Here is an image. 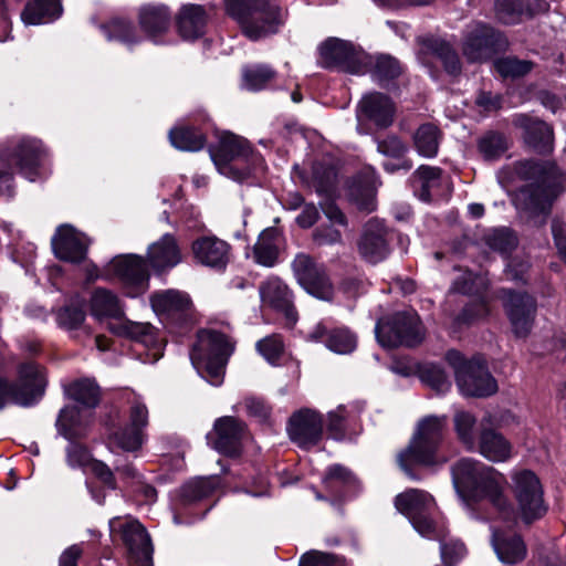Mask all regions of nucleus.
Masks as SVG:
<instances>
[{
  "label": "nucleus",
  "instance_id": "nucleus-5",
  "mask_svg": "<svg viewBox=\"0 0 566 566\" xmlns=\"http://www.w3.org/2000/svg\"><path fill=\"white\" fill-rule=\"evenodd\" d=\"M224 3L227 13L251 40L277 32L284 20L281 8L260 0H224Z\"/></svg>",
  "mask_w": 566,
  "mask_h": 566
},
{
  "label": "nucleus",
  "instance_id": "nucleus-9",
  "mask_svg": "<svg viewBox=\"0 0 566 566\" xmlns=\"http://www.w3.org/2000/svg\"><path fill=\"white\" fill-rule=\"evenodd\" d=\"M375 331L384 347H412L420 344L424 336L420 318L413 311L399 312L386 322L379 321Z\"/></svg>",
  "mask_w": 566,
  "mask_h": 566
},
{
  "label": "nucleus",
  "instance_id": "nucleus-54",
  "mask_svg": "<svg viewBox=\"0 0 566 566\" xmlns=\"http://www.w3.org/2000/svg\"><path fill=\"white\" fill-rule=\"evenodd\" d=\"M452 290L467 295H481L488 290V282L484 276L465 271L454 280Z\"/></svg>",
  "mask_w": 566,
  "mask_h": 566
},
{
  "label": "nucleus",
  "instance_id": "nucleus-13",
  "mask_svg": "<svg viewBox=\"0 0 566 566\" xmlns=\"http://www.w3.org/2000/svg\"><path fill=\"white\" fill-rule=\"evenodd\" d=\"M499 297L503 302L504 312L517 338H526L534 326L537 304L536 300L525 292L502 289Z\"/></svg>",
  "mask_w": 566,
  "mask_h": 566
},
{
  "label": "nucleus",
  "instance_id": "nucleus-57",
  "mask_svg": "<svg viewBox=\"0 0 566 566\" xmlns=\"http://www.w3.org/2000/svg\"><path fill=\"white\" fill-rule=\"evenodd\" d=\"M256 349L270 364H277L284 352L283 338L279 334L266 336L256 343Z\"/></svg>",
  "mask_w": 566,
  "mask_h": 566
},
{
  "label": "nucleus",
  "instance_id": "nucleus-51",
  "mask_svg": "<svg viewBox=\"0 0 566 566\" xmlns=\"http://www.w3.org/2000/svg\"><path fill=\"white\" fill-rule=\"evenodd\" d=\"M80 424V411L77 407L67 406L60 411L56 426L59 431L66 439L74 440L83 434Z\"/></svg>",
  "mask_w": 566,
  "mask_h": 566
},
{
  "label": "nucleus",
  "instance_id": "nucleus-36",
  "mask_svg": "<svg viewBox=\"0 0 566 566\" xmlns=\"http://www.w3.org/2000/svg\"><path fill=\"white\" fill-rule=\"evenodd\" d=\"M280 243V231L275 228H266L260 233L253 247V261L262 266H274L279 259Z\"/></svg>",
  "mask_w": 566,
  "mask_h": 566
},
{
  "label": "nucleus",
  "instance_id": "nucleus-41",
  "mask_svg": "<svg viewBox=\"0 0 566 566\" xmlns=\"http://www.w3.org/2000/svg\"><path fill=\"white\" fill-rule=\"evenodd\" d=\"M412 139L413 146L420 156L432 158L438 154L441 132L436 125L427 123L418 127Z\"/></svg>",
  "mask_w": 566,
  "mask_h": 566
},
{
  "label": "nucleus",
  "instance_id": "nucleus-22",
  "mask_svg": "<svg viewBox=\"0 0 566 566\" xmlns=\"http://www.w3.org/2000/svg\"><path fill=\"white\" fill-rule=\"evenodd\" d=\"M51 243L57 259L80 263L86 258L90 241L72 226L63 224L56 229Z\"/></svg>",
  "mask_w": 566,
  "mask_h": 566
},
{
  "label": "nucleus",
  "instance_id": "nucleus-46",
  "mask_svg": "<svg viewBox=\"0 0 566 566\" xmlns=\"http://www.w3.org/2000/svg\"><path fill=\"white\" fill-rule=\"evenodd\" d=\"M144 439L145 434L142 430L128 426L109 436L108 447L111 450L119 449L126 452H135L142 448Z\"/></svg>",
  "mask_w": 566,
  "mask_h": 566
},
{
  "label": "nucleus",
  "instance_id": "nucleus-32",
  "mask_svg": "<svg viewBox=\"0 0 566 566\" xmlns=\"http://www.w3.org/2000/svg\"><path fill=\"white\" fill-rule=\"evenodd\" d=\"M148 260L156 271L176 266L181 261V252L177 241L171 234H164L157 242L148 248Z\"/></svg>",
  "mask_w": 566,
  "mask_h": 566
},
{
  "label": "nucleus",
  "instance_id": "nucleus-55",
  "mask_svg": "<svg viewBox=\"0 0 566 566\" xmlns=\"http://www.w3.org/2000/svg\"><path fill=\"white\" fill-rule=\"evenodd\" d=\"M107 38L117 40L124 44L132 45L138 43L140 38L137 35L135 28L129 21L124 19H114L106 27Z\"/></svg>",
  "mask_w": 566,
  "mask_h": 566
},
{
  "label": "nucleus",
  "instance_id": "nucleus-27",
  "mask_svg": "<svg viewBox=\"0 0 566 566\" xmlns=\"http://www.w3.org/2000/svg\"><path fill=\"white\" fill-rule=\"evenodd\" d=\"M357 117L374 123L378 128H387L394 123L395 105L385 94L370 93L359 102Z\"/></svg>",
  "mask_w": 566,
  "mask_h": 566
},
{
  "label": "nucleus",
  "instance_id": "nucleus-34",
  "mask_svg": "<svg viewBox=\"0 0 566 566\" xmlns=\"http://www.w3.org/2000/svg\"><path fill=\"white\" fill-rule=\"evenodd\" d=\"M492 546L502 563L516 564L526 556V546L522 537L516 534L493 530Z\"/></svg>",
  "mask_w": 566,
  "mask_h": 566
},
{
  "label": "nucleus",
  "instance_id": "nucleus-44",
  "mask_svg": "<svg viewBox=\"0 0 566 566\" xmlns=\"http://www.w3.org/2000/svg\"><path fill=\"white\" fill-rule=\"evenodd\" d=\"M169 139L174 147L184 151H198L206 144L205 135L192 127H178L169 133Z\"/></svg>",
  "mask_w": 566,
  "mask_h": 566
},
{
  "label": "nucleus",
  "instance_id": "nucleus-48",
  "mask_svg": "<svg viewBox=\"0 0 566 566\" xmlns=\"http://www.w3.org/2000/svg\"><path fill=\"white\" fill-rule=\"evenodd\" d=\"M478 149L485 160H496L509 149V139L501 133L489 132L479 139Z\"/></svg>",
  "mask_w": 566,
  "mask_h": 566
},
{
  "label": "nucleus",
  "instance_id": "nucleus-63",
  "mask_svg": "<svg viewBox=\"0 0 566 566\" xmlns=\"http://www.w3.org/2000/svg\"><path fill=\"white\" fill-rule=\"evenodd\" d=\"M346 417V408L343 405L328 413L327 431L333 439L342 440L344 438Z\"/></svg>",
  "mask_w": 566,
  "mask_h": 566
},
{
  "label": "nucleus",
  "instance_id": "nucleus-4",
  "mask_svg": "<svg viewBox=\"0 0 566 566\" xmlns=\"http://www.w3.org/2000/svg\"><path fill=\"white\" fill-rule=\"evenodd\" d=\"M234 344L222 333L202 331L190 353V359L198 374L212 386H220Z\"/></svg>",
  "mask_w": 566,
  "mask_h": 566
},
{
  "label": "nucleus",
  "instance_id": "nucleus-37",
  "mask_svg": "<svg viewBox=\"0 0 566 566\" xmlns=\"http://www.w3.org/2000/svg\"><path fill=\"white\" fill-rule=\"evenodd\" d=\"M62 14L60 0H33L29 2L21 13L25 24H41L53 21Z\"/></svg>",
  "mask_w": 566,
  "mask_h": 566
},
{
  "label": "nucleus",
  "instance_id": "nucleus-20",
  "mask_svg": "<svg viewBox=\"0 0 566 566\" xmlns=\"http://www.w3.org/2000/svg\"><path fill=\"white\" fill-rule=\"evenodd\" d=\"M287 433L301 448L316 446L323 436L322 415L307 408L294 412L289 420Z\"/></svg>",
  "mask_w": 566,
  "mask_h": 566
},
{
  "label": "nucleus",
  "instance_id": "nucleus-59",
  "mask_svg": "<svg viewBox=\"0 0 566 566\" xmlns=\"http://www.w3.org/2000/svg\"><path fill=\"white\" fill-rule=\"evenodd\" d=\"M298 566H347L343 556L312 551L304 554Z\"/></svg>",
  "mask_w": 566,
  "mask_h": 566
},
{
  "label": "nucleus",
  "instance_id": "nucleus-40",
  "mask_svg": "<svg viewBox=\"0 0 566 566\" xmlns=\"http://www.w3.org/2000/svg\"><path fill=\"white\" fill-rule=\"evenodd\" d=\"M120 334L154 350L153 357L158 358L163 345L157 337L156 329L150 324L125 322L120 326Z\"/></svg>",
  "mask_w": 566,
  "mask_h": 566
},
{
  "label": "nucleus",
  "instance_id": "nucleus-50",
  "mask_svg": "<svg viewBox=\"0 0 566 566\" xmlns=\"http://www.w3.org/2000/svg\"><path fill=\"white\" fill-rule=\"evenodd\" d=\"M418 373L420 380L437 392H446L451 387L446 371L436 364H423Z\"/></svg>",
  "mask_w": 566,
  "mask_h": 566
},
{
  "label": "nucleus",
  "instance_id": "nucleus-17",
  "mask_svg": "<svg viewBox=\"0 0 566 566\" xmlns=\"http://www.w3.org/2000/svg\"><path fill=\"white\" fill-rule=\"evenodd\" d=\"M111 533H120L128 558L138 566H151L153 546L146 528L136 520L123 522L120 517L109 521Z\"/></svg>",
  "mask_w": 566,
  "mask_h": 566
},
{
  "label": "nucleus",
  "instance_id": "nucleus-26",
  "mask_svg": "<svg viewBox=\"0 0 566 566\" xmlns=\"http://www.w3.org/2000/svg\"><path fill=\"white\" fill-rule=\"evenodd\" d=\"M259 293L263 305L283 313L291 324L296 322L297 315L293 305L292 291L282 280L270 277L261 283Z\"/></svg>",
  "mask_w": 566,
  "mask_h": 566
},
{
  "label": "nucleus",
  "instance_id": "nucleus-11",
  "mask_svg": "<svg viewBox=\"0 0 566 566\" xmlns=\"http://www.w3.org/2000/svg\"><path fill=\"white\" fill-rule=\"evenodd\" d=\"M249 156H251L253 163L261 160L258 155L252 154L251 147L244 138L231 133H224L219 139L218 147L211 150V158L218 170L239 181L249 177L251 170L249 168H240L237 164H232V161L240 158L248 160Z\"/></svg>",
  "mask_w": 566,
  "mask_h": 566
},
{
  "label": "nucleus",
  "instance_id": "nucleus-47",
  "mask_svg": "<svg viewBox=\"0 0 566 566\" xmlns=\"http://www.w3.org/2000/svg\"><path fill=\"white\" fill-rule=\"evenodd\" d=\"M242 77L244 87L256 92L266 88L276 77V72L269 65L255 64L244 67Z\"/></svg>",
  "mask_w": 566,
  "mask_h": 566
},
{
  "label": "nucleus",
  "instance_id": "nucleus-6",
  "mask_svg": "<svg viewBox=\"0 0 566 566\" xmlns=\"http://www.w3.org/2000/svg\"><path fill=\"white\" fill-rule=\"evenodd\" d=\"M395 505L421 536L442 541L443 528L434 521L437 505L431 494L423 490L409 489L396 496Z\"/></svg>",
  "mask_w": 566,
  "mask_h": 566
},
{
  "label": "nucleus",
  "instance_id": "nucleus-56",
  "mask_svg": "<svg viewBox=\"0 0 566 566\" xmlns=\"http://www.w3.org/2000/svg\"><path fill=\"white\" fill-rule=\"evenodd\" d=\"M494 69L503 77H521L530 73L533 63L527 60H518L516 57H503L494 62Z\"/></svg>",
  "mask_w": 566,
  "mask_h": 566
},
{
  "label": "nucleus",
  "instance_id": "nucleus-49",
  "mask_svg": "<svg viewBox=\"0 0 566 566\" xmlns=\"http://www.w3.org/2000/svg\"><path fill=\"white\" fill-rule=\"evenodd\" d=\"M218 485L219 480L214 476L199 478L182 486L181 496L187 502H196L210 496Z\"/></svg>",
  "mask_w": 566,
  "mask_h": 566
},
{
  "label": "nucleus",
  "instance_id": "nucleus-58",
  "mask_svg": "<svg viewBox=\"0 0 566 566\" xmlns=\"http://www.w3.org/2000/svg\"><path fill=\"white\" fill-rule=\"evenodd\" d=\"M495 12L503 23H516L524 13L521 0H495Z\"/></svg>",
  "mask_w": 566,
  "mask_h": 566
},
{
  "label": "nucleus",
  "instance_id": "nucleus-2",
  "mask_svg": "<svg viewBox=\"0 0 566 566\" xmlns=\"http://www.w3.org/2000/svg\"><path fill=\"white\" fill-rule=\"evenodd\" d=\"M452 481L457 491H468L474 500H488L504 518L512 514L511 505L503 491L505 476L493 467L478 460L464 458L452 465Z\"/></svg>",
  "mask_w": 566,
  "mask_h": 566
},
{
  "label": "nucleus",
  "instance_id": "nucleus-12",
  "mask_svg": "<svg viewBox=\"0 0 566 566\" xmlns=\"http://www.w3.org/2000/svg\"><path fill=\"white\" fill-rule=\"evenodd\" d=\"M506 39L490 25L476 22L468 27L462 52L469 62H484L506 49Z\"/></svg>",
  "mask_w": 566,
  "mask_h": 566
},
{
  "label": "nucleus",
  "instance_id": "nucleus-8",
  "mask_svg": "<svg viewBox=\"0 0 566 566\" xmlns=\"http://www.w3.org/2000/svg\"><path fill=\"white\" fill-rule=\"evenodd\" d=\"M44 157L45 149L41 140L32 137L12 140L2 153V160L8 164V169L0 167V180H9L13 169H17L25 178L34 181Z\"/></svg>",
  "mask_w": 566,
  "mask_h": 566
},
{
  "label": "nucleus",
  "instance_id": "nucleus-38",
  "mask_svg": "<svg viewBox=\"0 0 566 566\" xmlns=\"http://www.w3.org/2000/svg\"><path fill=\"white\" fill-rule=\"evenodd\" d=\"M452 422L459 442L463 444L468 451H475L479 440L476 417L470 411L459 409L454 412Z\"/></svg>",
  "mask_w": 566,
  "mask_h": 566
},
{
  "label": "nucleus",
  "instance_id": "nucleus-33",
  "mask_svg": "<svg viewBox=\"0 0 566 566\" xmlns=\"http://www.w3.org/2000/svg\"><path fill=\"white\" fill-rule=\"evenodd\" d=\"M207 12L199 4H184L177 15V28L186 40H195L205 33Z\"/></svg>",
  "mask_w": 566,
  "mask_h": 566
},
{
  "label": "nucleus",
  "instance_id": "nucleus-62",
  "mask_svg": "<svg viewBox=\"0 0 566 566\" xmlns=\"http://www.w3.org/2000/svg\"><path fill=\"white\" fill-rule=\"evenodd\" d=\"M67 464L73 468L85 469L90 468L93 459L88 450L76 442H71L66 448Z\"/></svg>",
  "mask_w": 566,
  "mask_h": 566
},
{
  "label": "nucleus",
  "instance_id": "nucleus-10",
  "mask_svg": "<svg viewBox=\"0 0 566 566\" xmlns=\"http://www.w3.org/2000/svg\"><path fill=\"white\" fill-rule=\"evenodd\" d=\"M513 493L522 521L531 524L547 512L544 492L537 475L530 470H521L512 476Z\"/></svg>",
  "mask_w": 566,
  "mask_h": 566
},
{
  "label": "nucleus",
  "instance_id": "nucleus-31",
  "mask_svg": "<svg viewBox=\"0 0 566 566\" xmlns=\"http://www.w3.org/2000/svg\"><path fill=\"white\" fill-rule=\"evenodd\" d=\"M308 337L337 354H349L356 348V337L347 328H329L325 322L318 323Z\"/></svg>",
  "mask_w": 566,
  "mask_h": 566
},
{
  "label": "nucleus",
  "instance_id": "nucleus-35",
  "mask_svg": "<svg viewBox=\"0 0 566 566\" xmlns=\"http://www.w3.org/2000/svg\"><path fill=\"white\" fill-rule=\"evenodd\" d=\"M377 150L395 160L382 164L386 171L392 174L399 170L408 171L412 168V161L406 158L408 146L398 136L389 135L384 139H378Z\"/></svg>",
  "mask_w": 566,
  "mask_h": 566
},
{
  "label": "nucleus",
  "instance_id": "nucleus-25",
  "mask_svg": "<svg viewBox=\"0 0 566 566\" xmlns=\"http://www.w3.org/2000/svg\"><path fill=\"white\" fill-rule=\"evenodd\" d=\"M360 255L370 263L382 261L389 253L387 229L382 221L370 219L358 242Z\"/></svg>",
  "mask_w": 566,
  "mask_h": 566
},
{
  "label": "nucleus",
  "instance_id": "nucleus-23",
  "mask_svg": "<svg viewBox=\"0 0 566 566\" xmlns=\"http://www.w3.org/2000/svg\"><path fill=\"white\" fill-rule=\"evenodd\" d=\"M512 123L523 130V140L532 150L539 155H548L554 149L553 129L545 122L517 114Z\"/></svg>",
  "mask_w": 566,
  "mask_h": 566
},
{
  "label": "nucleus",
  "instance_id": "nucleus-21",
  "mask_svg": "<svg viewBox=\"0 0 566 566\" xmlns=\"http://www.w3.org/2000/svg\"><path fill=\"white\" fill-rule=\"evenodd\" d=\"M212 439L213 448L226 455H239L242 450V442L248 437V430L241 420L226 416L216 420Z\"/></svg>",
  "mask_w": 566,
  "mask_h": 566
},
{
  "label": "nucleus",
  "instance_id": "nucleus-15",
  "mask_svg": "<svg viewBox=\"0 0 566 566\" xmlns=\"http://www.w3.org/2000/svg\"><path fill=\"white\" fill-rule=\"evenodd\" d=\"M107 275L116 276L129 297L144 294L149 287V272L143 258L135 254L115 256L106 268Z\"/></svg>",
  "mask_w": 566,
  "mask_h": 566
},
{
  "label": "nucleus",
  "instance_id": "nucleus-43",
  "mask_svg": "<svg viewBox=\"0 0 566 566\" xmlns=\"http://www.w3.org/2000/svg\"><path fill=\"white\" fill-rule=\"evenodd\" d=\"M65 394L86 408H95L99 402V387L94 380L80 379L65 387Z\"/></svg>",
  "mask_w": 566,
  "mask_h": 566
},
{
  "label": "nucleus",
  "instance_id": "nucleus-1",
  "mask_svg": "<svg viewBox=\"0 0 566 566\" xmlns=\"http://www.w3.org/2000/svg\"><path fill=\"white\" fill-rule=\"evenodd\" d=\"M510 174L528 182L512 193L513 206L527 218L542 217L541 223H544L553 203L565 190V174L555 161L534 158L517 160L502 169L500 181L509 182Z\"/></svg>",
  "mask_w": 566,
  "mask_h": 566
},
{
  "label": "nucleus",
  "instance_id": "nucleus-39",
  "mask_svg": "<svg viewBox=\"0 0 566 566\" xmlns=\"http://www.w3.org/2000/svg\"><path fill=\"white\" fill-rule=\"evenodd\" d=\"M336 179L337 167L333 158L324 157L313 164L310 185L317 193H329L336 185Z\"/></svg>",
  "mask_w": 566,
  "mask_h": 566
},
{
  "label": "nucleus",
  "instance_id": "nucleus-16",
  "mask_svg": "<svg viewBox=\"0 0 566 566\" xmlns=\"http://www.w3.org/2000/svg\"><path fill=\"white\" fill-rule=\"evenodd\" d=\"M292 270L298 284L307 293L319 300H332L334 287L323 264L306 253H298L292 262Z\"/></svg>",
  "mask_w": 566,
  "mask_h": 566
},
{
  "label": "nucleus",
  "instance_id": "nucleus-61",
  "mask_svg": "<svg viewBox=\"0 0 566 566\" xmlns=\"http://www.w3.org/2000/svg\"><path fill=\"white\" fill-rule=\"evenodd\" d=\"M488 244L493 250L506 253L516 247L517 241L509 229H499L488 237Z\"/></svg>",
  "mask_w": 566,
  "mask_h": 566
},
{
  "label": "nucleus",
  "instance_id": "nucleus-60",
  "mask_svg": "<svg viewBox=\"0 0 566 566\" xmlns=\"http://www.w3.org/2000/svg\"><path fill=\"white\" fill-rule=\"evenodd\" d=\"M84 319L85 312L78 306H64L56 315L59 326L67 331L80 328Z\"/></svg>",
  "mask_w": 566,
  "mask_h": 566
},
{
  "label": "nucleus",
  "instance_id": "nucleus-28",
  "mask_svg": "<svg viewBox=\"0 0 566 566\" xmlns=\"http://www.w3.org/2000/svg\"><path fill=\"white\" fill-rule=\"evenodd\" d=\"M441 61L444 71L450 75L461 73V62L452 45L440 38H424L421 41L420 59L428 64L431 59Z\"/></svg>",
  "mask_w": 566,
  "mask_h": 566
},
{
  "label": "nucleus",
  "instance_id": "nucleus-18",
  "mask_svg": "<svg viewBox=\"0 0 566 566\" xmlns=\"http://www.w3.org/2000/svg\"><path fill=\"white\" fill-rule=\"evenodd\" d=\"M150 304L170 328L177 326L182 332L191 324V301L182 292L168 290L155 293L150 297Z\"/></svg>",
  "mask_w": 566,
  "mask_h": 566
},
{
  "label": "nucleus",
  "instance_id": "nucleus-64",
  "mask_svg": "<svg viewBox=\"0 0 566 566\" xmlns=\"http://www.w3.org/2000/svg\"><path fill=\"white\" fill-rule=\"evenodd\" d=\"M467 553L463 543L453 541L441 544V558L446 566H454Z\"/></svg>",
  "mask_w": 566,
  "mask_h": 566
},
{
  "label": "nucleus",
  "instance_id": "nucleus-30",
  "mask_svg": "<svg viewBox=\"0 0 566 566\" xmlns=\"http://www.w3.org/2000/svg\"><path fill=\"white\" fill-rule=\"evenodd\" d=\"M138 22L145 35L158 43L170 29L171 12L166 6H146L139 10Z\"/></svg>",
  "mask_w": 566,
  "mask_h": 566
},
{
  "label": "nucleus",
  "instance_id": "nucleus-3",
  "mask_svg": "<svg viewBox=\"0 0 566 566\" xmlns=\"http://www.w3.org/2000/svg\"><path fill=\"white\" fill-rule=\"evenodd\" d=\"M447 424V416H428L418 422L408 447L398 454V463L409 478L417 479L413 465L436 467L447 462L440 453Z\"/></svg>",
  "mask_w": 566,
  "mask_h": 566
},
{
  "label": "nucleus",
  "instance_id": "nucleus-42",
  "mask_svg": "<svg viewBox=\"0 0 566 566\" xmlns=\"http://www.w3.org/2000/svg\"><path fill=\"white\" fill-rule=\"evenodd\" d=\"M92 314L101 317H120L124 312L118 297L105 289H97L91 298Z\"/></svg>",
  "mask_w": 566,
  "mask_h": 566
},
{
  "label": "nucleus",
  "instance_id": "nucleus-52",
  "mask_svg": "<svg viewBox=\"0 0 566 566\" xmlns=\"http://www.w3.org/2000/svg\"><path fill=\"white\" fill-rule=\"evenodd\" d=\"M324 484L329 491H337L340 488L353 489L356 485L355 475L347 468L335 464L327 469Z\"/></svg>",
  "mask_w": 566,
  "mask_h": 566
},
{
  "label": "nucleus",
  "instance_id": "nucleus-14",
  "mask_svg": "<svg viewBox=\"0 0 566 566\" xmlns=\"http://www.w3.org/2000/svg\"><path fill=\"white\" fill-rule=\"evenodd\" d=\"M367 56L355 50L346 41L331 38L319 46V64L326 69H336L350 74H364L367 71Z\"/></svg>",
  "mask_w": 566,
  "mask_h": 566
},
{
  "label": "nucleus",
  "instance_id": "nucleus-19",
  "mask_svg": "<svg viewBox=\"0 0 566 566\" xmlns=\"http://www.w3.org/2000/svg\"><path fill=\"white\" fill-rule=\"evenodd\" d=\"M46 386L44 369L34 361L18 367V380L10 381L12 403L30 407L43 396Z\"/></svg>",
  "mask_w": 566,
  "mask_h": 566
},
{
  "label": "nucleus",
  "instance_id": "nucleus-45",
  "mask_svg": "<svg viewBox=\"0 0 566 566\" xmlns=\"http://www.w3.org/2000/svg\"><path fill=\"white\" fill-rule=\"evenodd\" d=\"M442 169L422 165L412 175L419 184V198L422 201H430L432 192L441 185Z\"/></svg>",
  "mask_w": 566,
  "mask_h": 566
},
{
  "label": "nucleus",
  "instance_id": "nucleus-53",
  "mask_svg": "<svg viewBox=\"0 0 566 566\" xmlns=\"http://www.w3.org/2000/svg\"><path fill=\"white\" fill-rule=\"evenodd\" d=\"M400 73L401 67L399 62L389 55L378 56L375 61L374 67L371 69L373 78L380 85L398 77Z\"/></svg>",
  "mask_w": 566,
  "mask_h": 566
},
{
  "label": "nucleus",
  "instance_id": "nucleus-7",
  "mask_svg": "<svg viewBox=\"0 0 566 566\" xmlns=\"http://www.w3.org/2000/svg\"><path fill=\"white\" fill-rule=\"evenodd\" d=\"M447 360L453 368L457 385L464 396L488 397L496 392V380L481 360H465L457 350L448 352Z\"/></svg>",
  "mask_w": 566,
  "mask_h": 566
},
{
  "label": "nucleus",
  "instance_id": "nucleus-24",
  "mask_svg": "<svg viewBox=\"0 0 566 566\" xmlns=\"http://www.w3.org/2000/svg\"><path fill=\"white\" fill-rule=\"evenodd\" d=\"M191 251L197 263L220 271L229 263L231 247L224 240L211 235L195 240Z\"/></svg>",
  "mask_w": 566,
  "mask_h": 566
},
{
  "label": "nucleus",
  "instance_id": "nucleus-29",
  "mask_svg": "<svg viewBox=\"0 0 566 566\" xmlns=\"http://www.w3.org/2000/svg\"><path fill=\"white\" fill-rule=\"evenodd\" d=\"M475 451L491 462H505L512 458V443L497 430L481 424Z\"/></svg>",
  "mask_w": 566,
  "mask_h": 566
}]
</instances>
